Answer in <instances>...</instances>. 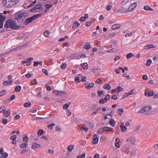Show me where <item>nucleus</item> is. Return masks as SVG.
I'll list each match as a JSON object with an SVG mask.
<instances>
[{
  "mask_svg": "<svg viewBox=\"0 0 158 158\" xmlns=\"http://www.w3.org/2000/svg\"><path fill=\"white\" fill-rule=\"evenodd\" d=\"M110 98V96L109 94H107L105 98H104L105 100H106V102L107 101L109 100Z\"/></svg>",
  "mask_w": 158,
  "mask_h": 158,
  "instance_id": "nucleus-51",
  "label": "nucleus"
},
{
  "mask_svg": "<svg viewBox=\"0 0 158 158\" xmlns=\"http://www.w3.org/2000/svg\"><path fill=\"white\" fill-rule=\"evenodd\" d=\"M45 6L46 9L48 10L50 8L52 7L53 6L52 4H46Z\"/></svg>",
  "mask_w": 158,
  "mask_h": 158,
  "instance_id": "nucleus-38",
  "label": "nucleus"
},
{
  "mask_svg": "<svg viewBox=\"0 0 158 158\" xmlns=\"http://www.w3.org/2000/svg\"><path fill=\"white\" fill-rule=\"evenodd\" d=\"M136 92V90L135 89H133L131 91L129 92V94L130 95H131L133 94H134Z\"/></svg>",
  "mask_w": 158,
  "mask_h": 158,
  "instance_id": "nucleus-50",
  "label": "nucleus"
},
{
  "mask_svg": "<svg viewBox=\"0 0 158 158\" xmlns=\"http://www.w3.org/2000/svg\"><path fill=\"white\" fill-rule=\"evenodd\" d=\"M42 72L44 73L46 75H48V73L46 69H42Z\"/></svg>",
  "mask_w": 158,
  "mask_h": 158,
  "instance_id": "nucleus-58",
  "label": "nucleus"
},
{
  "mask_svg": "<svg viewBox=\"0 0 158 158\" xmlns=\"http://www.w3.org/2000/svg\"><path fill=\"white\" fill-rule=\"evenodd\" d=\"M81 129H84L85 131H87L88 130V128L87 127H85V125H83L82 127L81 128Z\"/></svg>",
  "mask_w": 158,
  "mask_h": 158,
  "instance_id": "nucleus-46",
  "label": "nucleus"
},
{
  "mask_svg": "<svg viewBox=\"0 0 158 158\" xmlns=\"http://www.w3.org/2000/svg\"><path fill=\"white\" fill-rule=\"evenodd\" d=\"M27 13L25 12H19L18 14V18L17 19H21L23 17H25L27 15Z\"/></svg>",
  "mask_w": 158,
  "mask_h": 158,
  "instance_id": "nucleus-8",
  "label": "nucleus"
},
{
  "mask_svg": "<svg viewBox=\"0 0 158 158\" xmlns=\"http://www.w3.org/2000/svg\"><path fill=\"white\" fill-rule=\"evenodd\" d=\"M85 20L86 19L83 16L81 17L80 19V21L81 22H83L85 21Z\"/></svg>",
  "mask_w": 158,
  "mask_h": 158,
  "instance_id": "nucleus-59",
  "label": "nucleus"
},
{
  "mask_svg": "<svg viewBox=\"0 0 158 158\" xmlns=\"http://www.w3.org/2000/svg\"><path fill=\"white\" fill-rule=\"evenodd\" d=\"M56 131H60L61 130V128L59 126H57L56 127Z\"/></svg>",
  "mask_w": 158,
  "mask_h": 158,
  "instance_id": "nucleus-63",
  "label": "nucleus"
},
{
  "mask_svg": "<svg viewBox=\"0 0 158 158\" xmlns=\"http://www.w3.org/2000/svg\"><path fill=\"white\" fill-rule=\"evenodd\" d=\"M122 69V68L119 67L118 69H115L114 70L115 72L117 74H119L120 73V70Z\"/></svg>",
  "mask_w": 158,
  "mask_h": 158,
  "instance_id": "nucleus-39",
  "label": "nucleus"
},
{
  "mask_svg": "<svg viewBox=\"0 0 158 158\" xmlns=\"http://www.w3.org/2000/svg\"><path fill=\"white\" fill-rule=\"evenodd\" d=\"M116 88L117 90V93H118L120 91L123 90V88H122L120 86H118Z\"/></svg>",
  "mask_w": 158,
  "mask_h": 158,
  "instance_id": "nucleus-41",
  "label": "nucleus"
},
{
  "mask_svg": "<svg viewBox=\"0 0 158 158\" xmlns=\"http://www.w3.org/2000/svg\"><path fill=\"white\" fill-rule=\"evenodd\" d=\"M73 147L74 146L73 145L69 146L67 147V150L71 152L73 150Z\"/></svg>",
  "mask_w": 158,
  "mask_h": 158,
  "instance_id": "nucleus-33",
  "label": "nucleus"
},
{
  "mask_svg": "<svg viewBox=\"0 0 158 158\" xmlns=\"http://www.w3.org/2000/svg\"><path fill=\"white\" fill-rule=\"evenodd\" d=\"M141 127V126H137L136 127V128L135 130V131L137 132L140 129Z\"/></svg>",
  "mask_w": 158,
  "mask_h": 158,
  "instance_id": "nucleus-56",
  "label": "nucleus"
},
{
  "mask_svg": "<svg viewBox=\"0 0 158 158\" xmlns=\"http://www.w3.org/2000/svg\"><path fill=\"white\" fill-rule=\"evenodd\" d=\"M31 104L30 102H27L25 103L23 105V106L24 107H28L30 106H31Z\"/></svg>",
  "mask_w": 158,
  "mask_h": 158,
  "instance_id": "nucleus-36",
  "label": "nucleus"
},
{
  "mask_svg": "<svg viewBox=\"0 0 158 158\" xmlns=\"http://www.w3.org/2000/svg\"><path fill=\"white\" fill-rule=\"evenodd\" d=\"M67 65V64L66 63H64L62 64L61 66V67L63 69H65L66 68Z\"/></svg>",
  "mask_w": 158,
  "mask_h": 158,
  "instance_id": "nucleus-47",
  "label": "nucleus"
},
{
  "mask_svg": "<svg viewBox=\"0 0 158 158\" xmlns=\"http://www.w3.org/2000/svg\"><path fill=\"white\" fill-rule=\"evenodd\" d=\"M5 17L0 13V29L3 27V21Z\"/></svg>",
  "mask_w": 158,
  "mask_h": 158,
  "instance_id": "nucleus-7",
  "label": "nucleus"
},
{
  "mask_svg": "<svg viewBox=\"0 0 158 158\" xmlns=\"http://www.w3.org/2000/svg\"><path fill=\"white\" fill-rule=\"evenodd\" d=\"M143 9L145 10H150L151 11H153V9L151 8L150 7L148 6H144Z\"/></svg>",
  "mask_w": 158,
  "mask_h": 158,
  "instance_id": "nucleus-26",
  "label": "nucleus"
},
{
  "mask_svg": "<svg viewBox=\"0 0 158 158\" xmlns=\"http://www.w3.org/2000/svg\"><path fill=\"white\" fill-rule=\"evenodd\" d=\"M93 139L92 141V143L93 144H95L98 143V139L97 134H95L93 136Z\"/></svg>",
  "mask_w": 158,
  "mask_h": 158,
  "instance_id": "nucleus-6",
  "label": "nucleus"
},
{
  "mask_svg": "<svg viewBox=\"0 0 158 158\" xmlns=\"http://www.w3.org/2000/svg\"><path fill=\"white\" fill-rule=\"evenodd\" d=\"M70 104V102H68L66 103H65L63 106V108L64 109H67L68 107L69 106V105Z\"/></svg>",
  "mask_w": 158,
  "mask_h": 158,
  "instance_id": "nucleus-34",
  "label": "nucleus"
},
{
  "mask_svg": "<svg viewBox=\"0 0 158 158\" xmlns=\"http://www.w3.org/2000/svg\"><path fill=\"white\" fill-rule=\"evenodd\" d=\"M120 127L121 130L122 132H126L127 130V127L124 126V124L123 123H121L120 125Z\"/></svg>",
  "mask_w": 158,
  "mask_h": 158,
  "instance_id": "nucleus-10",
  "label": "nucleus"
},
{
  "mask_svg": "<svg viewBox=\"0 0 158 158\" xmlns=\"http://www.w3.org/2000/svg\"><path fill=\"white\" fill-rule=\"evenodd\" d=\"M16 138V136L15 135H14L12 136H11L10 138V139L11 140H12L13 141H14L15 140Z\"/></svg>",
  "mask_w": 158,
  "mask_h": 158,
  "instance_id": "nucleus-44",
  "label": "nucleus"
},
{
  "mask_svg": "<svg viewBox=\"0 0 158 158\" xmlns=\"http://www.w3.org/2000/svg\"><path fill=\"white\" fill-rule=\"evenodd\" d=\"M35 18V17H34L33 16H32L31 17L27 19L25 22V24L26 25H27L30 23L33 22V21L35 20L34 19Z\"/></svg>",
  "mask_w": 158,
  "mask_h": 158,
  "instance_id": "nucleus-5",
  "label": "nucleus"
},
{
  "mask_svg": "<svg viewBox=\"0 0 158 158\" xmlns=\"http://www.w3.org/2000/svg\"><path fill=\"white\" fill-rule=\"evenodd\" d=\"M21 89V87L20 85H18L15 88V91L16 92L19 91Z\"/></svg>",
  "mask_w": 158,
  "mask_h": 158,
  "instance_id": "nucleus-32",
  "label": "nucleus"
},
{
  "mask_svg": "<svg viewBox=\"0 0 158 158\" xmlns=\"http://www.w3.org/2000/svg\"><path fill=\"white\" fill-rule=\"evenodd\" d=\"M12 83V80H10L8 81H4L3 82V84L5 85H7L9 84H11Z\"/></svg>",
  "mask_w": 158,
  "mask_h": 158,
  "instance_id": "nucleus-21",
  "label": "nucleus"
},
{
  "mask_svg": "<svg viewBox=\"0 0 158 158\" xmlns=\"http://www.w3.org/2000/svg\"><path fill=\"white\" fill-rule=\"evenodd\" d=\"M116 34V33L114 32L108 33L106 35V37L108 38H111L113 36H114Z\"/></svg>",
  "mask_w": 158,
  "mask_h": 158,
  "instance_id": "nucleus-13",
  "label": "nucleus"
},
{
  "mask_svg": "<svg viewBox=\"0 0 158 158\" xmlns=\"http://www.w3.org/2000/svg\"><path fill=\"white\" fill-rule=\"evenodd\" d=\"M6 107L4 105H2L0 107V113L3 112L5 111Z\"/></svg>",
  "mask_w": 158,
  "mask_h": 158,
  "instance_id": "nucleus-29",
  "label": "nucleus"
},
{
  "mask_svg": "<svg viewBox=\"0 0 158 158\" xmlns=\"http://www.w3.org/2000/svg\"><path fill=\"white\" fill-rule=\"evenodd\" d=\"M91 22H87L86 23L85 25L87 27H89L91 25Z\"/></svg>",
  "mask_w": 158,
  "mask_h": 158,
  "instance_id": "nucleus-64",
  "label": "nucleus"
},
{
  "mask_svg": "<svg viewBox=\"0 0 158 158\" xmlns=\"http://www.w3.org/2000/svg\"><path fill=\"white\" fill-rule=\"evenodd\" d=\"M31 82L32 84L34 85L36 84L37 83V82L35 79L32 80L31 81Z\"/></svg>",
  "mask_w": 158,
  "mask_h": 158,
  "instance_id": "nucleus-52",
  "label": "nucleus"
},
{
  "mask_svg": "<svg viewBox=\"0 0 158 158\" xmlns=\"http://www.w3.org/2000/svg\"><path fill=\"white\" fill-rule=\"evenodd\" d=\"M80 25V23L77 21L75 22L73 26V28H76Z\"/></svg>",
  "mask_w": 158,
  "mask_h": 158,
  "instance_id": "nucleus-18",
  "label": "nucleus"
},
{
  "mask_svg": "<svg viewBox=\"0 0 158 158\" xmlns=\"http://www.w3.org/2000/svg\"><path fill=\"white\" fill-rule=\"evenodd\" d=\"M106 102V100H105V99H101L99 101V102L101 104H104Z\"/></svg>",
  "mask_w": 158,
  "mask_h": 158,
  "instance_id": "nucleus-49",
  "label": "nucleus"
},
{
  "mask_svg": "<svg viewBox=\"0 0 158 158\" xmlns=\"http://www.w3.org/2000/svg\"><path fill=\"white\" fill-rule=\"evenodd\" d=\"M117 51V50L114 48H113L107 50V52H114Z\"/></svg>",
  "mask_w": 158,
  "mask_h": 158,
  "instance_id": "nucleus-24",
  "label": "nucleus"
},
{
  "mask_svg": "<svg viewBox=\"0 0 158 158\" xmlns=\"http://www.w3.org/2000/svg\"><path fill=\"white\" fill-rule=\"evenodd\" d=\"M6 93V91L4 90H3L2 91H1V92H0V96H2L4 95Z\"/></svg>",
  "mask_w": 158,
  "mask_h": 158,
  "instance_id": "nucleus-48",
  "label": "nucleus"
},
{
  "mask_svg": "<svg viewBox=\"0 0 158 158\" xmlns=\"http://www.w3.org/2000/svg\"><path fill=\"white\" fill-rule=\"evenodd\" d=\"M104 88L106 90H108L111 89V86L109 84L106 83L104 85Z\"/></svg>",
  "mask_w": 158,
  "mask_h": 158,
  "instance_id": "nucleus-19",
  "label": "nucleus"
},
{
  "mask_svg": "<svg viewBox=\"0 0 158 158\" xmlns=\"http://www.w3.org/2000/svg\"><path fill=\"white\" fill-rule=\"evenodd\" d=\"M41 4H38L36 5L34 7L32 8L31 10L34 12H38L40 11L42 7Z\"/></svg>",
  "mask_w": 158,
  "mask_h": 158,
  "instance_id": "nucleus-3",
  "label": "nucleus"
},
{
  "mask_svg": "<svg viewBox=\"0 0 158 158\" xmlns=\"http://www.w3.org/2000/svg\"><path fill=\"white\" fill-rule=\"evenodd\" d=\"M19 0H3V3L5 7L10 8L18 2Z\"/></svg>",
  "mask_w": 158,
  "mask_h": 158,
  "instance_id": "nucleus-2",
  "label": "nucleus"
},
{
  "mask_svg": "<svg viewBox=\"0 0 158 158\" xmlns=\"http://www.w3.org/2000/svg\"><path fill=\"white\" fill-rule=\"evenodd\" d=\"M28 145V144L26 143H23L20 145V147L22 148H26L27 146Z\"/></svg>",
  "mask_w": 158,
  "mask_h": 158,
  "instance_id": "nucleus-31",
  "label": "nucleus"
},
{
  "mask_svg": "<svg viewBox=\"0 0 158 158\" xmlns=\"http://www.w3.org/2000/svg\"><path fill=\"white\" fill-rule=\"evenodd\" d=\"M142 79L144 80H147L148 79V77L146 75H143L142 76Z\"/></svg>",
  "mask_w": 158,
  "mask_h": 158,
  "instance_id": "nucleus-62",
  "label": "nucleus"
},
{
  "mask_svg": "<svg viewBox=\"0 0 158 158\" xmlns=\"http://www.w3.org/2000/svg\"><path fill=\"white\" fill-rule=\"evenodd\" d=\"M112 7V5H107L106 6V9L107 10H109L111 9Z\"/></svg>",
  "mask_w": 158,
  "mask_h": 158,
  "instance_id": "nucleus-53",
  "label": "nucleus"
},
{
  "mask_svg": "<svg viewBox=\"0 0 158 158\" xmlns=\"http://www.w3.org/2000/svg\"><path fill=\"white\" fill-rule=\"evenodd\" d=\"M20 118V116L18 114L15 116V117L14 118V119L15 120H16L19 119V118Z\"/></svg>",
  "mask_w": 158,
  "mask_h": 158,
  "instance_id": "nucleus-60",
  "label": "nucleus"
},
{
  "mask_svg": "<svg viewBox=\"0 0 158 158\" xmlns=\"http://www.w3.org/2000/svg\"><path fill=\"white\" fill-rule=\"evenodd\" d=\"M75 82L77 83L80 82L81 81L79 78H77V77L75 79Z\"/></svg>",
  "mask_w": 158,
  "mask_h": 158,
  "instance_id": "nucleus-54",
  "label": "nucleus"
},
{
  "mask_svg": "<svg viewBox=\"0 0 158 158\" xmlns=\"http://www.w3.org/2000/svg\"><path fill=\"white\" fill-rule=\"evenodd\" d=\"M115 121H114V120L113 119H111L109 121V123L112 126H114L115 124Z\"/></svg>",
  "mask_w": 158,
  "mask_h": 158,
  "instance_id": "nucleus-28",
  "label": "nucleus"
},
{
  "mask_svg": "<svg viewBox=\"0 0 158 158\" xmlns=\"http://www.w3.org/2000/svg\"><path fill=\"white\" fill-rule=\"evenodd\" d=\"M118 11L121 13H124L127 12V10L125 9L123 7H122L119 8Z\"/></svg>",
  "mask_w": 158,
  "mask_h": 158,
  "instance_id": "nucleus-17",
  "label": "nucleus"
},
{
  "mask_svg": "<svg viewBox=\"0 0 158 158\" xmlns=\"http://www.w3.org/2000/svg\"><path fill=\"white\" fill-rule=\"evenodd\" d=\"M10 113V110L9 109H7L6 110H5L3 112V116L7 117L9 116Z\"/></svg>",
  "mask_w": 158,
  "mask_h": 158,
  "instance_id": "nucleus-12",
  "label": "nucleus"
},
{
  "mask_svg": "<svg viewBox=\"0 0 158 158\" xmlns=\"http://www.w3.org/2000/svg\"><path fill=\"white\" fill-rule=\"evenodd\" d=\"M49 31L47 30L44 32L43 34L45 36L48 37L49 36Z\"/></svg>",
  "mask_w": 158,
  "mask_h": 158,
  "instance_id": "nucleus-37",
  "label": "nucleus"
},
{
  "mask_svg": "<svg viewBox=\"0 0 158 158\" xmlns=\"http://www.w3.org/2000/svg\"><path fill=\"white\" fill-rule=\"evenodd\" d=\"M151 108L152 107L151 106L148 105L145 107H143L138 112V113H142L148 110L151 109Z\"/></svg>",
  "mask_w": 158,
  "mask_h": 158,
  "instance_id": "nucleus-4",
  "label": "nucleus"
},
{
  "mask_svg": "<svg viewBox=\"0 0 158 158\" xmlns=\"http://www.w3.org/2000/svg\"><path fill=\"white\" fill-rule=\"evenodd\" d=\"M120 27V25L119 24H116L113 25L111 28L113 29H116L119 28Z\"/></svg>",
  "mask_w": 158,
  "mask_h": 158,
  "instance_id": "nucleus-14",
  "label": "nucleus"
},
{
  "mask_svg": "<svg viewBox=\"0 0 158 158\" xmlns=\"http://www.w3.org/2000/svg\"><path fill=\"white\" fill-rule=\"evenodd\" d=\"M53 93H54L56 96H60V91H55L53 92Z\"/></svg>",
  "mask_w": 158,
  "mask_h": 158,
  "instance_id": "nucleus-55",
  "label": "nucleus"
},
{
  "mask_svg": "<svg viewBox=\"0 0 158 158\" xmlns=\"http://www.w3.org/2000/svg\"><path fill=\"white\" fill-rule=\"evenodd\" d=\"M8 156V154L5 152L2 153V154H1V155L0 156V158H7Z\"/></svg>",
  "mask_w": 158,
  "mask_h": 158,
  "instance_id": "nucleus-20",
  "label": "nucleus"
},
{
  "mask_svg": "<svg viewBox=\"0 0 158 158\" xmlns=\"http://www.w3.org/2000/svg\"><path fill=\"white\" fill-rule=\"evenodd\" d=\"M154 95V92L153 91H150V92H148V96H152Z\"/></svg>",
  "mask_w": 158,
  "mask_h": 158,
  "instance_id": "nucleus-57",
  "label": "nucleus"
},
{
  "mask_svg": "<svg viewBox=\"0 0 158 158\" xmlns=\"http://www.w3.org/2000/svg\"><path fill=\"white\" fill-rule=\"evenodd\" d=\"M37 133L38 135L40 136L41 135L44 133V131L43 130H40L38 131Z\"/></svg>",
  "mask_w": 158,
  "mask_h": 158,
  "instance_id": "nucleus-40",
  "label": "nucleus"
},
{
  "mask_svg": "<svg viewBox=\"0 0 158 158\" xmlns=\"http://www.w3.org/2000/svg\"><path fill=\"white\" fill-rule=\"evenodd\" d=\"M4 27L6 28H10L11 29H16L19 28V27L15 24V21L11 19H8L6 22Z\"/></svg>",
  "mask_w": 158,
  "mask_h": 158,
  "instance_id": "nucleus-1",
  "label": "nucleus"
},
{
  "mask_svg": "<svg viewBox=\"0 0 158 158\" xmlns=\"http://www.w3.org/2000/svg\"><path fill=\"white\" fill-rule=\"evenodd\" d=\"M155 48H156V46H153L152 44L144 46V48L146 49Z\"/></svg>",
  "mask_w": 158,
  "mask_h": 158,
  "instance_id": "nucleus-16",
  "label": "nucleus"
},
{
  "mask_svg": "<svg viewBox=\"0 0 158 158\" xmlns=\"http://www.w3.org/2000/svg\"><path fill=\"white\" fill-rule=\"evenodd\" d=\"M84 48L86 49H89L90 48V44L89 42H87L85 45Z\"/></svg>",
  "mask_w": 158,
  "mask_h": 158,
  "instance_id": "nucleus-25",
  "label": "nucleus"
},
{
  "mask_svg": "<svg viewBox=\"0 0 158 158\" xmlns=\"http://www.w3.org/2000/svg\"><path fill=\"white\" fill-rule=\"evenodd\" d=\"M18 48V47L17 48H14L12 49L11 50H10L9 52H2L0 53V57L2 56H4L6 55L11 52L12 51H14L15 50L17 49Z\"/></svg>",
  "mask_w": 158,
  "mask_h": 158,
  "instance_id": "nucleus-9",
  "label": "nucleus"
},
{
  "mask_svg": "<svg viewBox=\"0 0 158 158\" xmlns=\"http://www.w3.org/2000/svg\"><path fill=\"white\" fill-rule=\"evenodd\" d=\"M113 130V128L108 127H103V130L105 131H111Z\"/></svg>",
  "mask_w": 158,
  "mask_h": 158,
  "instance_id": "nucleus-15",
  "label": "nucleus"
},
{
  "mask_svg": "<svg viewBox=\"0 0 158 158\" xmlns=\"http://www.w3.org/2000/svg\"><path fill=\"white\" fill-rule=\"evenodd\" d=\"M41 147V145L40 144H37L36 143H35L32 146L31 148L33 149H35Z\"/></svg>",
  "mask_w": 158,
  "mask_h": 158,
  "instance_id": "nucleus-11",
  "label": "nucleus"
},
{
  "mask_svg": "<svg viewBox=\"0 0 158 158\" xmlns=\"http://www.w3.org/2000/svg\"><path fill=\"white\" fill-rule=\"evenodd\" d=\"M133 54L131 53H130L126 55V57L127 59H129L132 56H133Z\"/></svg>",
  "mask_w": 158,
  "mask_h": 158,
  "instance_id": "nucleus-43",
  "label": "nucleus"
},
{
  "mask_svg": "<svg viewBox=\"0 0 158 158\" xmlns=\"http://www.w3.org/2000/svg\"><path fill=\"white\" fill-rule=\"evenodd\" d=\"M85 156V153H83L81 155H78L77 157V158H84Z\"/></svg>",
  "mask_w": 158,
  "mask_h": 158,
  "instance_id": "nucleus-42",
  "label": "nucleus"
},
{
  "mask_svg": "<svg viewBox=\"0 0 158 158\" xmlns=\"http://www.w3.org/2000/svg\"><path fill=\"white\" fill-rule=\"evenodd\" d=\"M23 141L24 142L26 143L28 142V136L26 135L24 136L23 139Z\"/></svg>",
  "mask_w": 158,
  "mask_h": 158,
  "instance_id": "nucleus-35",
  "label": "nucleus"
},
{
  "mask_svg": "<svg viewBox=\"0 0 158 158\" xmlns=\"http://www.w3.org/2000/svg\"><path fill=\"white\" fill-rule=\"evenodd\" d=\"M151 63V60L150 59H148L147 60V62L146 63V65L148 66H149Z\"/></svg>",
  "mask_w": 158,
  "mask_h": 158,
  "instance_id": "nucleus-45",
  "label": "nucleus"
},
{
  "mask_svg": "<svg viewBox=\"0 0 158 158\" xmlns=\"http://www.w3.org/2000/svg\"><path fill=\"white\" fill-rule=\"evenodd\" d=\"M123 112V109L122 108L119 109L117 111V113L120 115H121Z\"/></svg>",
  "mask_w": 158,
  "mask_h": 158,
  "instance_id": "nucleus-27",
  "label": "nucleus"
},
{
  "mask_svg": "<svg viewBox=\"0 0 158 158\" xmlns=\"http://www.w3.org/2000/svg\"><path fill=\"white\" fill-rule=\"evenodd\" d=\"M2 122L3 123V124L5 125L7 123V119H3Z\"/></svg>",
  "mask_w": 158,
  "mask_h": 158,
  "instance_id": "nucleus-61",
  "label": "nucleus"
},
{
  "mask_svg": "<svg viewBox=\"0 0 158 158\" xmlns=\"http://www.w3.org/2000/svg\"><path fill=\"white\" fill-rule=\"evenodd\" d=\"M15 95H13L10 96V98L7 99L6 100V101H10L13 100L15 98Z\"/></svg>",
  "mask_w": 158,
  "mask_h": 158,
  "instance_id": "nucleus-30",
  "label": "nucleus"
},
{
  "mask_svg": "<svg viewBox=\"0 0 158 158\" xmlns=\"http://www.w3.org/2000/svg\"><path fill=\"white\" fill-rule=\"evenodd\" d=\"M81 66L84 68L85 69H87L88 68V64L86 62L81 64Z\"/></svg>",
  "mask_w": 158,
  "mask_h": 158,
  "instance_id": "nucleus-22",
  "label": "nucleus"
},
{
  "mask_svg": "<svg viewBox=\"0 0 158 158\" xmlns=\"http://www.w3.org/2000/svg\"><path fill=\"white\" fill-rule=\"evenodd\" d=\"M94 86V84L93 83H91L89 84V85L86 86L85 88L86 89H90V88L93 87Z\"/></svg>",
  "mask_w": 158,
  "mask_h": 158,
  "instance_id": "nucleus-23",
  "label": "nucleus"
}]
</instances>
